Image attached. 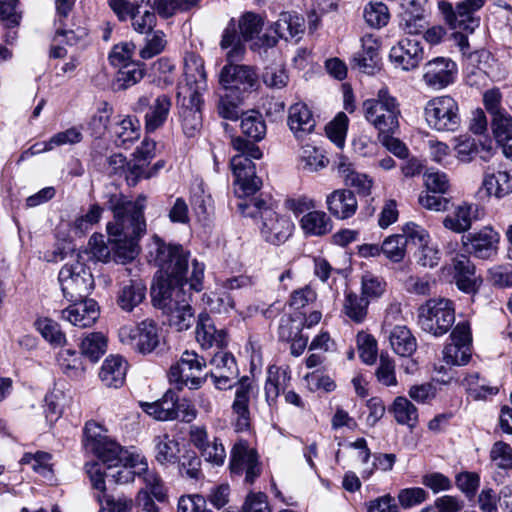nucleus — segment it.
Returning <instances> with one entry per match:
<instances>
[{"instance_id": "obj_1", "label": "nucleus", "mask_w": 512, "mask_h": 512, "mask_svg": "<svg viewBox=\"0 0 512 512\" xmlns=\"http://www.w3.org/2000/svg\"><path fill=\"white\" fill-rule=\"evenodd\" d=\"M189 256L181 245L166 244L157 235L152 237L149 261L159 268L151 287L152 301L167 314L169 325L177 331H185L195 322L190 293L185 287L189 284L197 292L203 289L205 265L194 259L187 277Z\"/></svg>"}, {"instance_id": "obj_2", "label": "nucleus", "mask_w": 512, "mask_h": 512, "mask_svg": "<svg viewBox=\"0 0 512 512\" xmlns=\"http://www.w3.org/2000/svg\"><path fill=\"white\" fill-rule=\"evenodd\" d=\"M105 206L112 211L114 219L107 223L109 243L114 259L126 263L135 259L139 252V240L146 232L144 208L146 197L140 195L131 201L117 188L104 195Z\"/></svg>"}, {"instance_id": "obj_3", "label": "nucleus", "mask_w": 512, "mask_h": 512, "mask_svg": "<svg viewBox=\"0 0 512 512\" xmlns=\"http://www.w3.org/2000/svg\"><path fill=\"white\" fill-rule=\"evenodd\" d=\"M83 445L86 451L96 456L107 468L113 470L120 464L125 467L137 468V474L146 471V458L137 451H128L112 439L107 430L95 421H88L84 427Z\"/></svg>"}, {"instance_id": "obj_4", "label": "nucleus", "mask_w": 512, "mask_h": 512, "mask_svg": "<svg viewBox=\"0 0 512 512\" xmlns=\"http://www.w3.org/2000/svg\"><path fill=\"white\" fill-rule=\"evenodd\" d=\"M238 207L244 216L260 219L258 227L266 242L279 245L292 235L294 224L290 218L278 214L266 201L253 198L239 203Z\"/></svg>"}, {"instance_id": "obj_5", "label": "nucleus", "mask_w": 512, "mask_h": 512, "mask_svg": "<svg viewBox=\"0 0 512 512\" xmlns=\"http://www.w3.org/2000/svg\"><path fill=\"white\" fill-rule=\"evenodd\" d=\"M363 111L365 119L379 131V135L398 131L399 104L386 89H380L376 99L365 100Z\"/></svg>"}, {"instance_id": "obj_6", "label": "nucleus", "mask_w": 512, "mask_h": 512, "mask_svg": "<svg viewBox=\"0 0 512 512\" xmlns=\"http://www.w3.org/2000/svg\"><path fill=\"white\" fill-rule=\"evenodd\" d=\"M455 322L453 303L446 298H432L418 308V325L433 336L446 334Z\"/></svg>"}, {"instance_id": "obj_7", "label": "nucleus", "mask_w": 512, "mask_h": 512, "mask_svg": "<svg viewBox=\"0 0 512 512\" xmlns=\"http://www.w3.org/2000/svg\"><path fill=\"white\" fill-rule=\"evenodd\" d=\"M58 281L62 294L68 301L87 297L94 289V278L90 269L79 260L66 263L59 271Z\"/></svg>"}, {"instance_id": "obj_8", "label": "nucleus", "mask_w": 512, "mask_h": 512, "mask_svg": "<svg viewBox=\"0 0 512 512\" xmlns=\"http://www.w3.org/2000/svg\"><path fill=\"white\" fill-rule=\"evenodd\" d=\"M428 126L438 132H455L461 125L457 101L451 96H438L429 100L424 109Z\"/></svg>"}, {"instance_id": "obj_9", "label": "nucleus", "mask_w": 512, "mask_h": 512, "mask_svg": "<svg viewBox=\"0 0 512 512\" xmlns=\"http://www.w3.org/2000/svg\"><path fill=\"white\" fill-rule=\"evenodd\" d=\"M486 0H463L454 7L450 2H438V9L451 29H459L473 33L480 25L477 13L483 8Z\"/></svg>"}, {"instance_id": "obj_10", "label": "nucleus", "mask_w": 512, "mask_h": 512, "mask_svg": "<svg viewBox=\"0 0 512 512\" xmlns=\"http://www.w3.org/2000/svg\"><path fill=\"white\" fill-rule=\"evenodd\" d=\"M118 338L123 345L142 354L151 353L160 342L157 324L152 319H145L136 326H121Z\"/></svg>"}, {"instance_id": "obj_11", "label": "nucleus", "mask_w": 512, "mask_h": 512, "mask_svg": "<svg viewBox=\"0 0 512 512\" xmlns=\"http://www.w3.org/2000/svg\"><path fill=\"white\" fill-rule=\"evenodd\" d=\"M206 361L195 351H184L176 364L172 365L169 372L170 381L190 389H198L204 382L200 376Z\"/></svg>"}, {"instance_id": "obj_12", "label": "nucleus", "mask_w": 512, "mask_h": 512, "mask_svg": "<svg viewBox=\"0 0 512 512\" xmlns=\"http://www.w3.org/2000/svg\"><path fill=\"white\" fill-rule=\"evenodd\" d=\"M184 76L186 85L180 88L177 97L180 100L182 95L191 96L194 105H198L208 87L204 61L199 55L193 52L185 55Z\"/></svg>"}, {"instance_id": "obj_13", "label": "nucleus", "mask_w": 512, "mask_h": 512, "mask_svg": "<svg viewBox=\"0 0 512 512\" xmlns=\"http://www.w3.org/2000/svg\"><path fill=\"white\" fill-rule=\"evenodd\" d=\"M86 472L89 475L91 484L98 491L95 495L100 504V512L107 509L109 512H130L133 507V500L126 496L114 498L106 494V484L101 466L98 462H90L85 465Z\"/></svg>"}, {"instance_id": "obj_14", "label": "nucleus", "mask_w": 512, "mask_h": 512, "mask_svg": "<svg viewBox=\"0 0 512 512\" xmlns=\"http://www.w3.org/2000/svg\"><path fill=\"white\" fill-rule=\"evenodd\" d=\"M501 102L502 94L499 89H490L483 94V103L490 116L491 130L496 140H502L512 133V116Z\"/></svg>"}, {"instance_id": "obj_15", "label": "nucleus", "mask_w": 512, "mask_h": 512, "mask_svg": "<svg viewBox=\"0 0 512 512\" xmlns=\"http://www.w3.org/2000/svg\"><path fill=\"white\" fill-rule=\"evenodd\" d=\"M229 466L232 474H245L247 483H253L261 474V465L256 450L249 447L244 441L234 444Z\"/></svg>"}, {"instance_id": "obj_16", "label": "nucleus", "mask_w": 512, "mask_h": 512, "mask_svg": "<svg viewBox=\"0 0 512 512\" xmlns=\"http://www.w3.org/2000/svg\"><path fill=\"white\" fill-rule=\"evenodd\" d=\"M255 394V387L249 377H242L235 386L232 403V423L236 431H246L251 424L250 400Z\"/></svg>"}, {"instance_id": "obj_17", "label": "nucleus", "mask_w": 512, "mask_h": 512, "mask_svg": "<svg viewBox=\"0 0 512 512\" xmlns=\"http://www.w3.org/2000/svg\"><path fill=\"white\" fill-rule=\"evenodd\" d=\"M451 342L443 349V360L450 365H465L468 363L471 351V332L467 322H459L450 335Z\"/></svg>"}, {"instance_id": "obj_18", "label": "nucleus", "mask_w": 512, "mask_h": 512, "mask_svg": "<svg viewBox=\"0 0 512 512\" xmlns=\"http://www.w3.org/2000/svg\"><path fill=\"white\" fill-rule=\"evenodd\" d=\"M219 83L226 91L240 95L256 86L257 75L249 66L226 64L219 74Z\"/></svg>"}, {"instance_id": "obj_19", "label": "nucleus", "mask_w": 512, "mask_h": 512, "mask_svg": "<svg viewBox=\"0 0 512 512\" xmlns=\"http://www.w3.org/2000/svg\"><path fill=\"white\" fill-rule=\"evenodd\" d=\"M263 25L264 21L262 17L253 12H246L239 19V35L244 41L252 42L250 48L254 51L261 49L266 50L277 44V38L275 36H271L269 34L259 36Z\"/></svg>"}, {"instance_id": "obj_20", "label": "nucleus", "mask_w": 512, "mask_h": 512, "mask_svg": "<svg viewBox=\"0 0 512 512\" xmlns=\"http://www.w3.org/2000/svg\"><path fill=\"white\" fill-rule=\"evenodd\" d=\"M336 171L348 189H354V192L361 197L371 195L374 185L373 179L366 173L358 171L355 165L344 156H340L336 161Z\"/></svg>"}, {"instance_id": "obj_21", "label": "nucleus", "mask_w": 512, "mask_h": 512, "mask_svg": "<svg viewBox=\"0 0 512 512\" xmlns=\"http://www.w3.org/2000/svg\"><path fill=\"white\" fill-rule=\"evenodd\" d=\"M423 48L417 38H404L394 45L389 58L395 66L409 71L418 67L423 60Z\"/></svg>"}, {"instance_id": "obj_22", "label": "nucleus", "mask_w": 512, "mask_h": 512, "mask_svg": "<svg viewBox=\"0 0 512 512\" xmlns=\"http://www.w3.org/2000/svg\"><path fill=\"white\" fill-rule=\"evenodd\" d=\"M79 300L62 310V318L79 328L91 327L99 319L100 307L94 299Z\"/></svg>"}, {"instance_id": "obj_23", "label": "nucleus", "mask_w": 512, "mask_h": 512, "mask_svg": "<svg viewBox=\"0 0 512 512\" xmlns=\"http://www.w3.org/2000/svg\"><path fill=\"white\" fill-rule=\"evenodd\" d=\"M457 65L450 59L439 57L427 63L423 76L427 86L440 90L455 81Z\"/></svg>"}, {"instance_id": "obj_24", "label": "nucleus", "mask_w": 512, "mask_h": 512, "mask_svg": "<svg viewBox=\"0 0 512 512\" xmlns=\"http://www.w3.org/2000/svg\"><path fill=\"white\" fill-rule=\"evenodd\" d=\"M380 42L372 34H366L361 38V50L352 58L351 65L354 69L372 75L380 69Z\"/></svg>"}, {"instance_id": "obj_25", "label": "nucleus", "mask_w": 512, "mask_h": 512, "mask_svg": "<svg viewBox=\"0 0 512 512\" xmlns=\"http://www.w3.org/2000/svg\"><path fill=\"white\" fill-rule=\"evenodd\" d=\"M156 142L144 139L141 146L134 152V158L128 162L126 181L128 185L134 186L142 178H151L153 173L146 172V166L155 157Z\"/></svg>"}, {"instance_id": "obj_26", "label": "nucleus", "mask_w": 512, "mask_h": 512, "mask_svg": "<svg viewBox=\"0 0 512 512\" xmlns=\"http://www.w3.org/2000/svg\"><path fill=\"white\" fill-rule=\"evenodd\" d=\"M325 204L331 216L339 220L353 217L358 209V201L353 190L339 188L326 195Z\"/></svg>"}, {"instance_id": "obj_27", "label": "nucleus", "mask_w": 512, "mask_h": 512, "mask_svg": "<svg viewBox=\"0 0 512 512\" xmlns=\"http://www.w3.org/2000/svg\"><path fill=\"white\" fill-rule=\"evenodd\" d=\"M500 240L499 233L491 226L467 235L469 251L477 258L488 259L496 255Z\"/></svg>"}, {"instance_id": "obj_28", "label": "nucleus", "mask_w": 512, "mask_h": 512, "mask_svg": "<svg viewBox=\"0 0 512 512\" xmlns=\"http://www.w3.org/2000/svg\"><path fill=\"white\" fill-rule=\"evenodd\" d=\"M287 123L297 139H302L310 134L316 125L312 111L302 102L290 106Z\"/></svg>"}, {"instance_id": "obj_29", "label": "nucleus", "mask_w": 512, "mask_h": 512, "mask_svg": "<svg viewBox=\"0 0 512 512\" xmlns=\"http://www.w3.org/2000/svg\"><path fill=\"white\" fill-rule=\"evenodd\" d=\"M196 339L204 349L214 346L223 347L226 344V333L223 329H217L211 317L207 313L198 316L196 326Z\"/></svg>"}, {"instance_id": "obj_30", "label": "nucleus", "mask_w": 512, "mask_h": 512, "mask_svg": "<svg viewBox=\"0 0 512 512\" xmlns=\"http://www.w3.org/2000/svg\"><path fill=\"white\" fill-rule=\"evenodd\" d=\"M182 107L180 109V118L182 130L186 137H195L202 127L201 107L204 103L203 97H200V103L194 105L191 96L182 95Z\"/></svg>"}, {"instance_id": "obj_31", "label": "nucleus", "mask_w": 512, "mask_h": 512, "mask_svg": "<svg viewBox=\"0 0 512 512\" xmlns=\"http://www.w3.org/2000/svg\"><path fill=\"white\" fill-rule=\"evenodd\" d=\"M291 373L288 368L272 365L268 368L265 382V398L270 407L276 405L281 392L289 386Z\"/></svg>"}, {"instance_id": "obj_32", "label": "nucleus", "mask_w": 512, "mask_h": 512, "mask_svg": "<svg viewBox=\"0 0 512 512\" xmlns=\"http://www.w3.org/2000/svg\"><path fill=\"white\" fill-rule=\"evenodd\" d=\"M155 460L162 466H170L180 461V443L167 433L158 435L153 439Z\"/></svg>"}, {"instance_id": "obj_33", "label": "nucleus", "mask_w": 512, "mask_h": 512, "mask_svg": "<svg viewBox=\"0 0 512 512\" xmlns=\"http://www.w3.org/2000/svg\"><path fill=\"white\" fill-rule=\"evenodd\" d=\"M127 372V362L122 356L111 355L103 362L99 377L107 387L119 388L123 385Z\"/></svg>"}, {"instance_id": "obj_34", "label": "nucleus", "mask_w": 512, "mask_h": 512, "mask_svg": "<svg viewBox=\"0 0 512 512\" xmlns=\"http://www.w3.org/2000/svg\"><path fill=\"white\" fill-rule=\"evenodd\" d=\"M271 29L275 32L277 39L300 38L304 33L305 21L295 12H282L278 20L271 25Z\"/></svg>"}, {"instance_id": "obj_35", "label": "nucleus", "mask_w": 512, "mask_h": 512, "mask_svg": "<svg viewBox=\"0 0 512 512\" xmlns=\"http://www.w3.org/2000/svg\"><path fill=\"white\" fill-rule=\"evenodd\" d=\"M172 106L171 98L161 94L149 105L145 114V131L153 133L161 128L168 119Z\"/></svg>"}, {"instance_id": "obj_36", "label": "nucleus", "mask_w": 512, "mask_h": 512, "mask_svg": "<svg viewBox=\"0 0 512 512\" xmlns=\"http://www.w3.org/2000/svg\"><path fill=\"white\" fill-rule=\"evenodd\" d=\"M428 27L424 10L414 1L400 15L399 28L405 35L418 36Z\"/></svg>"}, {"instance_id": "obj_37", "label": "nucleus", "mask_w": 512, "mask_h": 512, "mask_svg": "<svg viewBox=\"0 0 512 512\" xmlns=\"http://www.w3.org/2000/svg\"><path fill=\"white\" fill-rule=\"evenodd\" d=\"M478 206L475 204L464 203L459 205L453 215H448L443 220L445 228L462 233L469 230L474 220L477 219Z\"/></svg>"}, {"instance_id": "obj_38", "label": "nucleus", "mask_w": 512, "mask_h": 512, "mask_svg": "<svg viewBox=\"0 0 512 512\" xmlns=\"http://www.w3.org/2000/svg\"><path fill=\"white\" fill-rule=\"evenodd\" d=\"M141 409L157 421H172L177 419L174 410V391L168 390L155 402H140Z\"/></svg>"}, {"instance_id": "obj_39", "label": "nucleus", "mask_w": 512, "mask_h": 512, "mask_svg": "<svg viewBox=\"0 0 512 512\" xmlns=\"http://www.w3.org/2000/svg\"><path fill=\"white\" fill-rule=\"evenodd\" d=\"M146 287L138 281L123 283L116 296L117 305L126 312H132L145 298Z\"/></svg>"}, {"instance_id": "obj_40", "label": "nucleus", "mask_w": 512, "mask_h": 512, "mask_svg": "<svg viewBox=\"0 0 512 512\" xmlns=\"http://www.w3.org/2000/svg\"><path fill=\"white\" fill-rule=\"evenodd\" d=\"M300 227L307 236H324L332 231L330 216L320 210L305 213L300 220Z\"/></svg>"}, {"instance_id": "obj_41", "label": "nucleus", "mask_w": 512, "mask_h": 512, "mask_svg": "<svg viewBox=\"0 0 512 512\" xmlns=\"http://www.w3.org/2000/svg\"><path fill=\"white\" fill-rule=\"evenodd\" d=\"M393 351L402 357H410L417 349V340L405 325H395L389 334Z\"/></svg>"}, {"instance_id": "obj_42", "label": "nucleus", "mask_w": 512, "mask_h": 512, "mask_svg": "<svg viewBox=\"0 0 512 512\" xmlns=\"http://www.w3.org/2000/svg\"><path fill=\"white\" fill-rule=\"evenodd\" d=\"M244 40L237 32L236 25L233 20L230 21L228 26L223 32L220 46L226 50V59L228 64H233L234 61L241 60L245 54L246 48Z\"/></svg>"}, {"instance_id": "obj_43", "label": "nucleus", "mask_w": 512, "mask_h": 512, "mask_svg": "<svg viewBox=\"0 0 512 512\" xmlns=\"http://www.w3.org/2000/svg\"><path fill=\"white\" fill-rule=\"evenodd\" d=\"M481 189L488 196H494L498 199L503 198L512 192V176L505 171L486 174Z\"/></svg>"}, {"instance_id": "obj_44", "label": "nucleus", "mask_w": 512, "mask_h": 512, "mask_svg": "<svg viewBox=\"0 0 512 512\" xmlns=\"http://www.w3.org/2000/svg\"><path fill=\"white\" fill-rule=\"evenodd\" d=\"M113 133L115 143L127 148L140 136L139 121L135 117L126 116L116 123Z\"/></svg>"}, {"instance_id": "obj_45", "label": "nucleus", "mask_w": 512, "mask_h": 512, "mask_svg": "<svg viewBox=\"0 0 512 512\" xmlns=\"http://www.w3.org/2000/svg\"><path fill=\"white\" fill-rule=\"evenodd\" d=\"M113 109L106 102L101 103L86 122L87 131L96 139L102 138L108 130Z\"/></svg>"}, {"instance_id": "obj_46", "label": "nucleus", "mask_w": 512, "mask_h": 512, "mask_svg": "<svg viewBox=\"0 0 512 512\" xmlns=\"http://www.w3.org/2000/svg\"><path fill=\"white\" fill-rule=\"evenodd\" d=\"M240 128L242 133L254 142L264 139L267 132L262 114L255 110L247 111L241 115Z\"/></svg>"}, {"instance_id": "obj_47", "label": "nucleus", "mask_w": 512, "mask_h": 512, "mask_svg": "<svg viewBox=\"0 0 512 512\" xmlns=\"http://www.w3.org/2000/svg\"><path fill=\"white\" fill-rule=\"evenodd\" d=\"M390 411L393 413L396 422L400 425H407L413 428L418 422V409L406 397H396Z\"/></svg>"}, {"instance_id": "obj_48", "label": "nucleus", "mask_w": 512, "mask_h": 512, "mask_svg": "<svg viewBox=\"0 0 512 512\" xmlns=\"http://www.w3.org/2000/svg\"><path fill=\"white\" fill-rule=\"evenodd\" d=\"M55 5L57 13V19L55 20L56 38L59 39L60 37H63L67 44L73 45L77 42L78 38L82 37L84 34V32L81 31L80 35H76L74 30H67L65 28L66 24L63 20L68 16L73 4L71 0H56Z\"/></svg>"}, {"instance_id": "obj_49", "label": "nucleus", "mask_w": 512, "mask_h": 512, "mask_svg": "<svg viewBox=\"0 0 512 512\" xmlns=\"http://www.w3.org/2000/svg\"><path fill=\"white\" fill-rule=\"evenodd\" d=\"M328 164V159L323 154V151L316 146L305 145L301 148L299 154V167L306 172H318L325 168Z\"/></svg>"}, {"instance_id": "obj_50", "label": "nucleus", "mask_w": 512, "mask_h": 512, "mask_svg": "<svg viewBox=\"0 0 512 512\" xmlns=\"http://www.w3.org/2000/svg\"><path fill=\"white\" fill-rule=\"evenodd\" d=\"M35 328L41 336L53 347H62L67 338L58 322L50 318H39L35 321Z\"/></svg>"}, {"instance_id": "obj_51", "label": "nucleus", "mask_w": 512, "mask_h": 512, "mask_svg": "<svg viewBox=\"0 0 512 512\" xmlns=\"http://www.w3.org/2000/svg\"><path fill=\"white\" fill-rule=\"evenodd\" d=\"M80 349L82 355L97 362L107 350V338L101 332H91L82 339Z\"/></svg>"}, {"instance_id": "obj_52", "label": "nucleus", "mask_w": 512, "mask_h": 512, "mask_svg": "<svg viewBox=\"0 0 512 512\" xmlns=\"http://www.w3.org/2000/svg\"><path fill=\"white\" fill-rule=\"evenodd\" d=\"M57 362L62 372L72 379L81 377L85 371L81 357L73 349L61 350L58 353Z\"/></svg>"}, {"instance_id": "obj_53", "label": "nucleus", "mask_w": 512, "mask_h": 512, "mask_svg": "<svg viewBox=\"0 0 512 512\" xmlns=\"http://www.w3.org/2000/svg\"><path fill=\"white\" fill-rule=\"evenodd\" d=\"M368 305V299L350 292L345 296L343 312L351 321L359 324L362 323L367 316Z\"/></svg>"}, {"instance_id": "obj_54", "label": "nucleus", "mask_w": 512, "mask_h": 512, "mask_svg": "<svg viewBox=\"0 0 512 512\" xmlns=\"http://www.w3.org/2000/svg\"><path fill=\"white\" fill-rule=\"evenodd\" d=\"M190 204L200 221L206 220L213 211V200L202 185H198L192 190Z\"/></svg>"}, {"instance_id": "obj_55", "label": "nucleus", "mask_w": 512, "mask_h": 512, "mask_svg": "<svg viewBox=\"0 0 512 512\" xmlns=\"http://www.w3.org/2000/svg\"><path fill=\"white\" fill-rule=\"evenodd\" d=\"M167 45L166 35L162 30H154L148 33L144 40V46L139 51L142 59H151L162 53Z\"/></svg>"}, {"instance_id": "obj_56", "label": "nucleus", "mask_w": 512, "mask_h": 512, "mask_svg": "<svg viewBox=\"0 0 512 512\" xmlns=\"http://www.w3.org/2000/svg\"><path fill=\"white\" fill-rule=\"evenodd\" d=\"M364 18L373 28L384 27L390 19L388 7L382 2L369 3L364 9Z\"/></svg>"}, {"instance_id": "obj_57", "label": "nucleus", "mask_w": 512, "mask_h": 512, "mask_svg": "<svg viewBox=\"0 0 512 512\" xmlns=\"http://www.w3.org/2000/svg\"><path fill=\"white\" fill-rule=\"evenodd\" d=\"M382 253L393 262H400L406 254V240L402 235H391L382 243Z\"/></svg>"}, {"instance_id": "obj_58", "label": "nucleus", "mask_w": 512, "mask_h": 512, "mask_svg": "<svg viewBox=\"0 0 512 512\" xmlns=\"http://www.w3.org/2000/svg\"><path fill=\"white\" fill-rule=\"evenodd\" d=\"M144 74L141 64L132 62L119 68L117 82L121 88L126 89L140 82Z\"/></svg>"}, {"instance_id": "obj_59", "label": "nucleus", "mask_w": 512, "mask_h": 512, "mask_svg": "<svg viewBox=\"0 0 512 512\" xmlns=\"http://www.w3.org/2000/svg\"><path fill=\"white\" fill-rule=\"evenodd\" d=\"M348 127V117L345 113L340 112L336 117L326 126V134L328 138L334 142L338 147H342L345 142V137Z\"/></svg>"}, {"instance_id": "obj_60", "label": "nucleus", "mask_w": 512, "mask_h": 512, "mask_svg": "<svg viewBox=\"0 0 512 512\" xmlns=\"http://www.w3.org/2000/svg\"><path fill=\"white\" fill-rule=\"evenodd\" d=\"M357 346L359 356L364 363L368 365L375 363L378 349L377 342L372 335L365 332L358 333Z\"/></svg>"}, {"instance_id": "obj_61", "label": "nucleus", "mask_w": 512, "mask_h": 512, "mask_svg": "<svg viewBox=\"0 0 512 512\" xmlns=\"http://www.w3.org/2000/svg\"><path fill=\"white\" fill-rule=\"evenodd\" d=\"M428 496L427 491L421 487L404 488L398 493V501L402 508L409 509L425 502Z\"/></svg>"}, {"instance_id": "obj_62", "label": "nucleus", "mask_w": 512, "mask_h": 512, "mask_svg": "<svg viewBox=\"0 0 512 512\" xmlns=\"http://www.w3.org/2000/svg\"><path fill=\"white\" fill-rule=\"evenodd\" d=\"M377 380L385 386H396L395 363L388 355L381 354L376 370Z\"/></svg>"}, {"instance_id": "obj_63", "label": "nucleus", "mask_w": 512, "mask_h": 512, "mask_svg": "<svg viewBox=\"0 0 512 512\" xmlns=\"http://www.w3.org/2000/svg\"><path fill=\"white\" fill-rule=\"evenodd\" d=\"M361 290L364 298H377L385 291V282L382 278L366 272L362 276Z\"/></svg>"}, {"instance_id": "obj_64", "label": "nucleus", "mask_w": 512, "mask_h": 512, "mask_svg": "<svg viewBox=\"0 0 512 512\" xmlns=\"http://www.w3.org/2000/svg\"><path fill=\"white\" fill-rule=\"evenodd\" d=\"M490 457L499 468H512V447L509 444L502 441L494 443Z\"/></svg>"}]
</instances>
